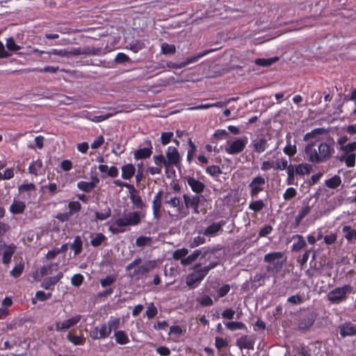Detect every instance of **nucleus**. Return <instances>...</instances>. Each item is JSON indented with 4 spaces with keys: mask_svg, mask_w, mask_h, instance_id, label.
Here are the masks:
<instances>
[{
    "mask_svg": "<svg viewBox=\"0 0 356 356\" xmlns=\"http://www.w3.org/2000/svg\"><path fill=\"white\" fill-rule=\"evenodd\" d=\"M165 155L167 163L170 167L177 166L179 163L181 157L177 147L169 146L167 148Z\"/></svg>",
    "mask_w": 356,
    "mask_h": 356,
    "instance_id": "13",
    "label": "nucleus"
},
{
    "mask_svg": "<svg viewBox=\"0 0 356 356\" xmlns=\"http://www.w3.org/2000/svg\"><path fill=\"white\" fill-rule=\"evenodd\" d=\"M59 261H49L44 264L40 270L41 276H47L56 272L59 268Z\"/></svg>",
    "mask_w": 356,
    "mask_h": 356,
    "instance_id": "17",
    "label": "nucleus"
},
{
    "mask_svg": "<svg viewBox=\"0 0 356 356\" xmlns=\"http://www.w3.org/2000/svg\"><path fill=\"white\" fill-rule=\"evenodd\" d=\"M145 216L143 211H132L124 214L122 217L115 220V224L119 227L138 225L142 218Z\"/></svg>",
    "mask_w": 356,
    "mask_h": 356,
    "instance_id": "3",
    "label": "nucleus"
},
{
    "mask_svg": "<svg viewBox=\"0 0 356 356\" xmlns=\"http://www.w3.org/2000/svg\"><path fill=\"white\" fill-rule=\"evenodd\" d=\"M24 270V265L19 264L15 266L10 271V275L14 277H18L21 275Z\"/></svg>",
    "mask_w": 356,
    "mask_h": 356,
    "instance_id": "58",
    "label": "nucleus"
},
{
    "mask_svg": "<svg viewBox=\"0 0 356 356\" xmlns=\"http://www.w3.org/2000/svg\"><path fill=\"white\" fill-rule=\"evenodd\" d=\"M187 183L192 191L196 193L202 192L204 188V184L193 177H188Z\"/></svg>",
    "mask_w": 356,
    "mask_h": 356,
    "instance_id": "24",
    "label": "nucleus"
},
{
    "mask_svg": "<svg viewBox=\"0 0 356 356\" xmlns=\"http://www.w3.org/2000/svg\"><path fill=\"white\" fill-rule=\"evenodd\" d=\"M213 50V49H209V50H206V51H204L202 53H199L198 54H197L196 56H192L191 58H188L185 61L187 65L188 64H191V63H195L197 62L200 58H201L202 57L206 56L207 54H208L210 52H212Z\"/></svg>",
    "mask_w": 356,
    "mask_h": 356,
    "instance_id": "45",
    "label": "nucleus"
},
{
    "mask_svg": "<svg viewBox=\"0 0 356 356\" xmlns=\"http://www.w3.org/2000/svg\"><path fill=\"white\" fill-rule=\"evenodd\" d=\"M279 60V57L275 56L268 58H257L254 60V63L257 65L262 67H268Z\"/></svg>",
    "mask_w": 356,
    "mask_h": 356,
    "instance_id": "28",
    "label": "nucleus"
},
{
    "mask_svg": "<svg viewBox=\"0 0 356 356\" xmlns=\"http://www.w3.org/2000/svg\"><path fill=\"white\" fill-rule=\"evenodd\" d=\"M325 184L329 188L336 189L341 184V179L339 175H334L325 180Z\"/></svg>",
    "mask_w": 356,
    "mask_h": 356,
    "instance_id": "30",
    "label": "nucleus"
},
{
    "mask_svg": "<svg viewBox=\"0 0 356 356\" xmlns=\"http://www.w3.org/2000/svg\"><path fill=\"white\" fill-rule=\"evenodd\" d=\"M183 198L186 209H192L193 212L197 214L202 211L201 206L204 202V198L202 196L184 194Z\"/></svg>",
    "mask_w": 356,
    "mask_h": 356,
    "instance_id": "10",
    "label": "nucleus"
},
{
    "mask_svg": "<svg viewBox=\"0 0 356 356\" xmlns=\"http://www.w3.org/2000/svg\"><path fill=\"white\" fill-rule=\"evenodd\" d=\"M226 328L230 331H235L238 330H247L245 323L240 321H229L225 323Z\"/></svg>",
    "mask_w": 356,
    "mask_h": 356,
    "instance_id": "29",
    "label": "nucleus"
},
{
    "mask_svg": "<svg viewBox=\"0 0 356 356\" xmlns=\"http://www.w3.org/2000/svg\"><path fill=\"white\" fill-rule=\"evenodd\" d=\"M106 240V236L102 233H97L92 237L90 243L93 247H98Z\"/></svg>",
    "mask_w": 356,
    "mask_h": 356,
    "instance_id": "40",
    "label": "nucleus"
},
{
    "mask_svg": "<svg viewBox=\"0 0 356 356\" xmlns=\"http://www.w3.org/2000/svg\"><path fill=\"white\" fill-rule=\"evenodd\" d=\"M339 334L341 337H352L356 335V324L351 322H345L339 326Z\"/></svg>",
    "mask_w": 356,
    "mask_h": 356,
    "instance_id": "14",
    "label": "nucleus"
},
{
    "mask_svg": "<svg viewBox=\"0 0 356 356\" xmlns=\"http://www.w3.org/2000/svg\"><path fill=\"white\" fill-rule=\"evenodd\" d=\"M283 151L286 154L289 156H292L296 153L297 150L296 145H292L290 143V141H288L287 145L284 147Z\"/></svg>",
    "mask_w": 356,
    "mask_h": 356,
    "instance_id": "54",
    "label": "nucleus"
},
{
    "mask_svg": "<svg viewBox=\"0 0 356 356\" xmlns=\"http://www.w3.org/2000/svg\"><path fill=\"white\" fill-rule=\"evenodd\" d=\"M71 248L74 250V255H77L82 250V241L79 236H76L74 239Z\"/></svg>",
    "mask_w": 356,
    "mask_h": 356,
    "instance_id": "41",
    "label": "nucleus"
},
{
    "mask_svg": "<svg viewBox=\"0 0 356 356\" xmlns=\"http://www.w3.org/2000/svg\"><path fill=\"white\" fill-rule=\"evenodd\" d=\"M325 136V137H327L329 136L328 131L323 128H318L313 129V140L314 139H320L319 136Z\"/></svg>",
    "mask_w": 356,
    "mask_h": 356,
    "instance_id": "52",
    "label": "nucleus"
},
{
    "mask_svg": "<svg viewBox=\"0 0 356 356\" xmlns=\"http://www.w3.org/2000/svg\"><path fill=\"white\" fill-rule=\"evenodd\" d=\"M15 250L16 247L14 245H10L5 247L2 258V261L4 264L7 265L10 262L12 256Z\"/></svg>",
    "mask_w": 356,
    "mask_h": 356,
    "instance_id": "25",
    "label": "nucleus"
},
{
    "mask_svg": "<svg viewBox=\"0 0 356 356\" xmlns=\"http://www.w3.org/2000/svg\"><path fill=\"white\" fill-rule=\"evenodd\" d=\"M42 163L40 160H36L33 161L29 167V171L30 173L38 175L42 169Z\"/></svg>",
    "mask_w": 356,
    "mask_h": 356,
    "instance_id": "33",
    "label": "nucleus"
},
{
    "mask_svg": "<svg viewBox=\"0 0 356 356\" xmlns=\"http://www.w3.org/2000/svg\"><path fill=\"white\" fill-rule=\"evenodd\" d=\"M343 233H345V238L351 241L353 239L356 240V229L351 230V227L349 225H345L342 227Z\"/></svg>",
    "mask_w": 356,
    "mask_h": 356,
    "instance_id": "34",
    "label": "nucleus"
},
{
    "mask_svg": "<svg viewBox=\"0 0 356 356\" xmlns=\"http://www.w3.org/2000/svg\"><path fill=\"white\" fill-rule=\"evenodd\" d=\"M129 194L131 201L134 206L136 209H140V211H143L144 203L138 194V191H136L134 186H130Z\"/></svg>",
    "mask_w": 356,
    "mask_h": 356,
    "instance_id": "20",
    "label": "nucleus"
},
{
    "mask_svg": "<svg viewBox=\"0 0 356 356\" xmlns=\"http://www.w3.org/2000/svg\"><path fill=\"white\" fill-rule=\"evenodd\" d=\"M83 281V276L81 274H75L71 278V283L72 285L79 286Z\"/></svg>",
    "mask_w": 356,
    "mask_h": 356,
    "instance_id": "60",
    "label": "nucleus"
},
{
    "mask_svg": "<svg viewBox=\"0 0 356 356\" xmlns=\"http://www.w3.org/2000/svg\"><path fill=\"white\" fill-rule=\"evenodd\" d=\"M161 192L157 193V194L154 196L153 200V211L154 216H157L160 211L161 206Z\"/></svg>",
    "mask_w": 356,
    "mask_h": 356,
    "instance_id": "36",
    "label": "nucleus"
},
{
    "mask_svg": "<svg viewBox=\"0 0 356 356\" xmlns=\"http://www.w3.org/2000/svg\"><path fill=\"white\" fill-rule=\"evenodd\" d=\"M49 55H56L63 58H72L73 56H79L81 54H90V49L89 48H67L63 49H53L47 52Z\"/></svg>",
    "mask_w": 356,
    "mask_h": 356,
    "instance_id": "6",
    "label": "nucleus"
},
{
    "mask_svg": "<svg viewBox=\"0 0 356 356\" xmlns=\"http://www.w3.org/2000/svg\"><path fill=\"white\" fill-rule=\"evenodd\" d=\"M289 166V165H288V161L284 158H281L277 159V160L275 161L273 169L275 170H283L285 169L288 170Z\"/></svg>",
    "mask_w": 356,
    "mask_h": 356,
    "instance_id": "42",
    "label": "nucleus"
},
{
    "mask_svg": "<svg viewBox=\"0 0 356 356\" xmlns=\"http://www.w3.org/2000/svg\"><path fill=\"white\" fill-rule=\"evenodd\" d=\"M115 281V277L113 275L107 276L100 280V284L103 287L111 286Z\"/></svg>",
    "mask_w": 356,
    "mask_h": 356,
    "instance_id": "63",
    "label": "nucleus"
},
{
    "mask_svg": "<svg viewBox=\"0 0 356 356\" xmlns=\"http://www.w3.org/2000/svg\"><path fill=\"white\" fill-rule=\"evenodd\" d=\"M70 215H72V213L79 212L81 208V204L79 202L74 201V202H70L67 205Z\"/></svg>",
    "mask_w": 356,
    "mask_h": 356,
    "instance_id": "55",
    "label": "nucleus"
},
{
    "mask_svg": "<svg viewBox=\"0 0 356 356\" xmlns=\"http://www.w3.org/2000/svg\"><path fill=\"white\" fill-rule=\"evenodd\" d=\"M265 207V203L262 200H252L248 205V209L254 212H259Z\"/></svg>",
    "mask_w": 356,
    "mask_h": 356,
    "instance_id": "32",
    "label": "nucleus"
},
{
    "mask_svg": "<svg viewBox=\"0 0 356 356\" xmlns=\"http://www.w3.org/2000/svg\"><path fill=\"white\" fill-rule=\"evenodd\" d=\"M309 211L310 207L309 206L305 207L300 211L299 213L296 217V222L297 225H299L300 221L309 213Z\"/></svg>",
    "mask_w": 356,
    "mask_h": 356,
    "instance_id": "50",
    "label": "nucleus"
},
{
    "mask_svg": "<svg viewBox=\"0 0 356 356\" xmlns=\"http://www.w3.org/2000/svg\"><path fill=\"white\" fill-rule=\"evenodd\" d=\"M63 277V273L60 271L56 275L53 277H47L44 278L42 282V287L45 289H51L52 287L60 281Z\"/></svg>",
    "mask_w": 356,
    "mask_h": 356,
    "instance_id": "19",
    "label": "nucleus"
},
{
    "mask_svg": "<svg viewBox=\"0 0 356 356\" xmlns=\"http://www.w3.org/2000/svg\"><path fill=\"white\" fill-rule=\"evenodd\" d=\"M156 263L155 261L150 260L145 261L143 265L140 266L134 271L133 276L139 277L146 274L151 270L154 269L156 266Z\"/></svg>",
    "mask_w": 356,
    "mask_h": 356,
    "instance_id": "18",
    "label": "nucleus"
},
{
    "mask_svg": "<svg viewBox=\"0 0 356 356\" xmlns=\"http://www.w3.org/2000/svg\"><path fill=\"white\" fill-rule=\"evenodd\" d=\"M206 172L207 174L212 177H218L222 173L220 167L218 165H215L208 166L206 168Z\"/></svg>",
    "mask_w": 356,
    "mask_h": 356,
    "instance_id": "46",
    "label": "nucleus"
},
{
    "mask_svg": "<svg viewBox=\"0 0 356 356\" xmlns=\"http://www.w3.org/2000/svg\"><path fill=\"white\" fill-rule=\"evenodd\" d=\"M153 161L155 165L158 167H160L161 170L163 166L165 167L166 172L170 168L168 163H167V160L163 154L154 155L153 156Z\"/></svg>",
    "mask_w": 356,
    "mask_h": 356,
    "instance_id": "27",
    "label": "nucleus"
},
{
    "mask_svg": "<svg viewBox=\"0 0 356 356\" xmlns=\"http://www.w3.org/2000/svg\"><path fill=\"white\" fill-rule=\"evenodd\" d=\"M250 146L257 153L264 152L268 147L267 140L264 138L254 139L252 140Z\"/></svg>",
    "mask_w": 356,
    "mask_h": 356,
    "instance_id": "22",
    "label": "nucleus"
},
{
    "mask_svg": "<svg viewBox=\"0 0 356 356\" xmlns=\"http://www.w3.org/2000/svg\"><path fill=\"white\" fill-rule=\"evenodd\" d=\"M6 46L8 50L11 51H17L22 49L21 46L15 43L14 39L12 37L6 39Z\"/></svg>",
    "mask_w": 356,
    "mask_h": 356,
    "instance_id": "44",
    "label": "nucleus"
},
{
    "mask_svg": "<svg viewBox=\"0 0 356 356\" xmlns=\"http://www.w3.org/2000/svg\"><path fill=\"white\" fill-rule=\"evenodd\" d=\"M161 53L163 54L167 55L170 54L172 55L176 52V47L174 44H170L166 42H163L161 44Z\"/></svg>",
    "mask_w": 356,
    "mask_h": 356,
    "instance_id": "39",
    "label": "nucleus"
},
{
    "mask_svg": "<svg viewBox=\"0 0 356 356\" xmlns=\"http://www.w3.org/2000/svg\"><path fill=\"white\" fill-rule=\"evenodd\" d=\"M266 184L267 180L261 175L252 178L248 186L250 197L252 198L257 197L260 193L264 191Z\"/></svg>",
    "mask_w": 356,
    "mask_h": 356,
    "instance_id": "9",
    "label": "nucleus"
},
{
    "mask_svg": "<svg viewBox=\"0 0 356 356\" xmlns=\"http://www.w3.org/2000/svg\"><path fill=\"white\" fill-rule=\"evenodd\" d=\"M264 259L265 262L269 264V266L267 267V271L273 273H277L282 269L284 261L283 254L280 252L266 254Z\"/></svg>",
    "mask_w": 356,
    "mask_h": 356,
    "instance_id": "5",
    "label": "nucleus"
},
{
    "mask_svg": "<svg viewBox=\"0 0 356 356\" xmlns=\"http://www.w3.org/2000/svg\"><path fill=\"white\" fill-rule=\"evenodd\" d=\"M26 209V204L24 202L14 198L13 203L10 204L9 211L13 214L23 213Z\"/></svg>",
    "mask_w": 356,
    "mask_h": 356,
    "instance_id": "23",
    "label": "nucleus"
},
{
    "mask_svg": "<svg viewBox=\"0 0 356 356\" xmlns=\"http://www.w3.org/2000/svg\"><path fill=\"white\" fill-rule=\"evenodd\" d=\"M188 254V250L186 248L178 249L173 253V258L176 260L184 259Z\"/></svg>",
    "mask_w": 356,
    "mask_h": 356,
    "instance_id": "49",
    "label": "nucleus"
},
{
    "mask_svg": "<svg viewBox=\"0 0 356 356\" xmlns=\"http://www.w3.org/2000/svg\"><path fill=\"white\" fill-rule=\"evenodd\" d=\"M156 352L161 356H169L171 353L170 350L164 346L157 347L156 348Z\"/></svg>",
    "mask_w": 356,
    "mask_h": 356,
    "instance_id": "64",
    "label": "nucleus"
},
{
    "mask_svg": "<svg viewBox=\"0 0 356 356\" xmlns=\"http://www.w3.org/2000/svg\"><path fill=\"white\" fill-rule=\"evenodd\" d=\"M296 195V190L294 188H288L283 194L285 200H289Z\"/></svg>",
    "mask_w": 356,
    "mask_h": 356,
    "instance_id": "59",
    "label": "nucleus"
},
{
    "mask_svg": "<svg viewBox=\"0 0 356 356\" xmlns=\"http://www.w3.org/2000/svg\"><path fill=\"white\" fill-rule=\"evenodd\" d=\"M353 289V286L350 284L336 287L328 293L327 300L332 303H339L346 300L347 294L352 293Z\"/></svg>",
    "mask_w": 356,
    "mask_h": 356,
    "instance_id": "7",
    "label": "nucleus"
},
{
    "mask_svg": "<svg viewBox=\"0 0 356 356\" xmlns=\"http://www.w3.org/2000/svg\"><path fill=\"white\" fill-rule=\"evenodd\" d=\"M67 339L75 346L82 345L85 342V339L83 336L74 335L69 332L66 337Z\"/></svg>",
    "mask_w": 356,
    "mask_h": 356,
    "instance_id": "37",
    "label": "nucleus"
},
{
    "mask_svg": "<svg viewBox=\"0 0 356 356\" xmlns=\"http://www.w3.org/2000/svg\"><path fill=\"white\" fill-rule=\"evenodd\" d=\"M311 170V165L307 163H300L296 165H289L288 175L289 177H294L295 175L304 176L309 174Z\"/></svg>",
    "mask_w": 356,
    "mask_h": 356,
    "instance_id": "12",
    "label": "nucleus"
},
{
    "mask_svg": "<svg viewBox=\"0 0 356 356\" xmlns=\"http://www.w3.org/2000/svg\"><path fill=\"white\" fill-rule=\"evenodd\" d=\"M174 134L172 132H164L161 134V140L163 145H165L170 143L172 138Z\"/></svg>",
    "mask_w": 356,
    "mask_h": 356,
    "instance_id": "57",
    "label": "nucleus"
},
{
    "mask_svg": "<svg viewBox=\"0 0 356 356\" xmlns=\"http://www.w3.org/2000/svg\"><path fill=\"white\" fill-rule=\"evenodd\" d=\"M221 315L222 317L225 319L232 320L234 317L235 311L232 309L227 308L223 310Z\"/></svg>",
    "mask_w": 356,
    "mask_h": 356,
    "instance_id": "62",
    "label": "nucleus"
},
{
    "mask_svg": "<svg viewBox=\"0 0 356 356\" xmlns=\"http://www.w3.org/2000/svg\"><path fill=\"white\" fill-rule=\"evenodd\" d=\"M152 153V146L150 142H148L147 146L136 150L134 153V157L136 160L145 159L149 158Z\"/></svg>",
    "mask_w": 356,
    "mask_h": 356,
    "instance_id": "21",
    "label": "nucleus"
},
{
    "mask_svg": "<svg viewBox=\"0 0 356 356\" xmlns=\"http://www.w3.org/2000/svg\"><path fill=\"white\" fill-rule=\"evenodd\" d=\"M77 187L79 189L86 193H89L93 189L92 184H90V182L84 181L78 182Z\"/></svg>",
    "mask_w": 356,
    "mask_h": 356,
    "instance_id": "47",
    "label": "nucleus"
},
{
    "mask_svg": "<svg viewBox=\"0 0 356 356\" xmlns=\"http://www.w3.org/2000/svg\"><path fill=\"white\" fill-rule=\"evenodd\" d=\"M183 334V330L179 325H172L170 327L169 334L175 336L177 338L179 337Z\"/></svg>",
    "mask_w": 356,
    "mask_h": 356,
    "instance_id": "56",
    "label": "nucleus"
},
{
    "mask_svg": "<svg viewBox=\"0 0 356 356\" xmlns=\"http://www.w3.org/2000/svg\"><path fill=\"white\" fill-rule=\"evenodd\" d=\"M201 251L200 250H195L191 254L182 259L181 264L184 266H187L195 261L200 255Z\"/></svg>",
    "mask_w": 356,
    "mask_h": 356,
    "instance_id": "35",
    "label": "nucleus"
},
{
    "mask_svg": "<svg viewBox=\"0 0 356 356\" xmlns=\"http://www.w3.org/2000/svg\"><path fill=\"white\" fill-rule=\"evenodd\" d=\"M226 224L225 220H221L218 222H213L208 226L202 232L207 236H215L217 234L222 230V227Z\"/></svg>",
    "mask_w": 356,
    "mask_h": 356,
    "instance_id": "16",
    "label": "nucleus"
},
{
    "mask_svg": "<svg viewBox=\"0 0 356 356\" xmlns=\"http://www.w3.org/2000/svg\"><path fill=\"white\" fill-rule=\"evenodd\" d=\"M114 337L115 339V341L121 345H124L129 343V337L128 336L124 333V332L122 330H118L115 332Z\"/></svg>",
    "mask_w": 356,
    "mask_h": 356,
    "instance_id": "31",
    "label": "nucleus"
},
{
    "mask_svg": "<svg viewBox=\"0 0 356 356\" xmlns=\"http://www.w3.org/2000/svg\"><path fill=\"white\" fill-rule=\"evenodd\" d=\"M136 168L133 164L128 163L122 167V178L130 179L134 175Z\"/></svg>",
    "mask_w": 356,
    "mask_h": 356,
    "instance_id": "26",
    "label": "nucleus"
},
{
    "mask_svg": "<svg viewBox=\"0 0 356 356\" xmlns=\"http://www.w3.org/2000/svg\"><path fill=\"white\" fill-rule=\"evenodd\" d=\"M341 155L337 156L340 161H343L347 167H354L356 159V141L349 143L340 147Z\"/></svg>",
    "mask_w": 356,
    "mask_h": 356,
    "instance_id": "2",
    "label": "nucleus"
},
{
    "mask_svg": "<svg viewBox=\"0 0 356 356\" xmlns=\"http://www.w3.org/2000/svg\"><path fill=\"white\" fill-rule=\"evenodd\" d=\"M228 346L227 341L221 337L215 338V346L217 349L220 350Z\"/></svg>",
    "mask_w": 356,
    "mask_h": 356,
    "instance_id": "61",
    "label": "nucleus"
},
{
    "mask_svg": "<svg viewBox=\"0 0 356 356\" xmlns=\"http://www.w3.org/2000/svg\"><path fill=\"white\" fill-rule=\"evenodd\" d=\"M152 239L149 236H139L136 239V245L139 248L149 246L151 245Z\"/></svg>",
    "mask_w": 356,
    "mask_h": 356,
    "instance_id": "38",
    "label": "nucleus"
},
{
    "mask_svg": "<svg viewBox=\"0 0 356 356\" xmlns=\"http://www.w3.org/2000/svg\"><path fill=\"white\" fill-rule=\"evenodd\" d=\"M146 315L149 319L153 318L155 317L158 313L156 307L154 306L153 303H150L146 309Z\"/></svg>",
    "mask_w": 356,
    "mask_h": 356,
    "instance_id": "51",
    "label": "nucleus"
},
{
    "mask_svg": "<svg viewBox=\"0 0 356 356\" xmlns=\"http://www.w3.org/2000/svg\"><path fill=\"white\" fill-rule=\"evenodd\" d=\"M202 263L195 265L194 272L187 275L186 278V284L191 288H195L202 282L209 271L218 265V262L212 261L209 265L201 268Z\"/></svg>",
    "mask_w": 356,
    "mask_h": 356,
    "instance_id": "1",
    "label": "nucleus"
},
{
    "mask_svg": "<svg viewBox=\"0 0 356 356\" xmlns=\"http://www.w3.org/2000/svg\"><path fill=\"white\" fill-rule=\"evenodd\" d=\"M248 138L243 137L234 140L225 147V151L229 154H237L243 152L248 143Z\"/></svg>",
    "mask_w": 356,
    "mask_h": 356,
    "instance_id": "11",
    "label": "nucleus"
},
{
    "mask_svg": "<svg viewBox=\"0 0 356 356\" xmlns=\"http://www.w3.org/2000/svg\"><path fill=\"white\" fill-rule=\"evenodd\" d=\"M81 319V316L77 314L64 321H56L54 323L48 325L47 326V330L49 332H65L76 325Z\"/></svg>",
    "mask_w": 356,
    "mask_h": 356,
    "instance_id": "4",
    "label": "nucleus"
},
{
    "mask_svg": "<svg viewBox=\"0 0 356 356\" xmlns=\"http://www.w3.org/2000/svg\"><path fill=\"white\" fill-rule=\"evenodd\" d=\"M334 148L327 143H321L318 145V152L313 151V163L325 162L330 159Z\"/></svg>",
    "mask_w": 356,
    "mask_h": 356,
    "instance_id": "8",
    "label": "nucleus"
},
{
    "mask_svg": "<svg viewBox=\"0 0 356 356\" xmlns=\"http://www.w3.org/2000/svg\"><path fill=\"white\" fill-rule=\"evenodd\" d=\"M236 345L241 350H253L254 345V339L252 337L248 335H243L236 340Z\"/></svg>",
    "mask_w": 356,
    "mask_h": 356,
    "instance_id": "15",
    "label": "nucleus"
},
{
    "mask_svg": "<svg viewBox=\"0 0 356 356\" xmlns=\"http://www.w3.org/2000/svg\"><path fill=\"white\" fill-rule=\"evenodd\" d=\"M111 210L109 207H106L101 212L96 211L95 213L96 219L99 220H104L107 219L108 218H109L111 216Z\"/></svg>",
    "mask_w": 356,
    "mask_h": 356,
    "instance_id": "43",
    "label": "nucleus"
},
{
    "mask_svg": "<svg viewBox=\"0 0 356 356\" xmlns=\"http://www.w3.org/2000/svg\"><path fill=\"white\" fill-rule=\"evenodd\" d=\"M120 320L118 318H113L111 317L109 321H108V328L109 329L110 332H111L112 330H115L120 327Z\"/></svg>",
    "mask_w": 356,
    "mask_h": 356,
    "instance_id": "48",
    "label": "nucleus"
},
{
    "mask_svg": "<svg viewBox=\"0 0 356 356\" xmlns=\"http://www.w3.org/2000/svg\"><path fill=\"white\" fill-rule=\"evenodd\" d=\"M99 334L102 339L107 338L110 335L111 332L106 323H103L99 327Z\"/></svg>",
    "mask_w": 356,
    "mask_h": 356,
    "instance_id": "53",
    "label": "nucleus"
}]
</instances>
